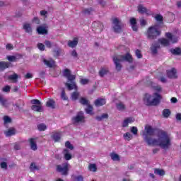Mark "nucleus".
Instances as JSON below:
<instances>
[{"label":"nucleus","instance_id":"obj_39","mask_svg":"<svg viewBox=\"0 0 181 181\" xmlns=\"http://www.w3.org/2000/svg\"><path fill=\"white\" fill-rule=\"evenodd\" d=\"M88 169L90 172H97V165L95 164H90Z\"/></svg>","mask_w":181,"mask_h":181},{"label":"nucleus","instance_id":"obj_60","mask_svg":"<svg viewBox=\"0 0 181 181\" xmlns=\"http://www.w3.org/2000/svg\"><path fill=\"white\" fill-rule=\"evenodd\" d=\"M25 78H32V77H33V74H30V73H28L25 76Z\"/></svg>","mask_w":181,"mask_h":181},{"label":"nucleus","instance_id":"obj_3","mask_svg":"<svg viewBox=\"0 0 181 181\" xmlns=\"http://www.w3.org/2000/svg\"><path fill=\"white\" fill-rule=\"evenodd\" d=\"M114 63L115 64L116 70L120 71L122 69V65H121V62H128V63H132V56L129 53L126 54L125 55H118L113 58Z\"/></svg>","mask_w":181,"mask_h":181},{"label":"nucleus","instance_id":"obj_58","mask_svg":"<svg viewBox=\"0 0 181 181\" xmlns=\"http://www.w3.org/2000/svg\"><path fill=\"white\" fill-rule=\"evenodd\" d=\"M6 49H7V50H12V49H13V45H12V44H7Z\"/></svg>","mask_w":181,"mask_h":181},{"label":"nucleus","instance_id":"obj_56","mask_svg":"<svg viewBox=\"0 0 181 181\" xmlns=\"http://www.w3.org/2000/svg\"><path fill=\"white\" fill-rule=\"evenodd\" d=\"M37 47H38L39 50H41L42 52H43V50H45V45H43L42 43H38Z\"/></svg>","mask_w":181,"mask_h":181},{"label":"nucleus","instance_id":"obj_38","mask_svg":"<svg viewBox=\"0 0 181 181\" xmlns=\"http://www.w3.org/2000/svg\"><path fill=\"white\" fill-rule=\"evenodd\" d=\"M117 108L119 111H124L125 110V105L122 103H119L117 104Z\"/></svg>","mask_w":181,"mask_h":181},{"label":"nucleus","instance_id":"obj_12","mask_svg":"<svg viewBox=\"0 0 181 181\" xmlns=\"http://www.w3.org/2000/svg\"><path fill=\"white\" fill-rule=\"evenodd\" d=\"M132 122H135V119L134 117H127L123 121L122 127L127 128V127H128L129 124H132Z\"/></svg>","mask_w":181,"mask_h":181},{"label":"nucleus","instance_id":"obj_9","mask_svg":"<svg viewBox=\"0 0 181 181\" xmlns=\"http://www.w3.org/2000/svg\"><path fill=\"white\" fill-rule=\"evenodd\" d=\"M63 76L64 77H66L69 81H73L76 80V76L71 75V71L68 69L64 70Z\"/></svg>","mask_w":181,"mask_h":181},{"label":"nucleus","instance_id":"obj_27","mask_svg":"<svg viewBox=\"0 0 181 181\" xmlns=\"http://www.w3.org/2000/svg\"><path fill=\"white\" fill-rule=\"evenodd\" d=\"M44 63L47 67H53L54 66V62L53 59H44Z\"/></svg>","mask_w":181,"mask_h":181},{"label":"nucleus","instance_id":"obj_62","mask_svg":"<svg viewBox=\"0 0 181 181\" xmlns=\"http://www.w3.org/2000/svg\"><path fill=\"white\" fill-rule=\"evenodd\" d=\"M176 119H177V121H180V120H181V114H180V113H177V114L176 115Z\"/></svg>","mask_w":181,"mask_h":181},{"label":"nucleus","instance_id":"obj_17","mask_svg":"<svg viewBox=\"0 0 181 181\" xmlns=\"http://www.w3.org/2000/svg\"><path fill=\"white\" fill-rule=\"evenodd\" d=\"M107 101L104 98H98L95 101V105L96 107H102V105H105Z\"/></svg>","mask_w":181,"mask_h":181},{"label":"nucleus","instance_id":"obj_36","mask_svg":"<svg viewBox=\"0 0 181 181\" xmlns=\"http://www.w3.org/2000/svg\"><path fill=\"white\" fill-rule=\"evenodd\" d=\"M170 52L173 54H175L176 56L181 54L180 48H175V49H170Z\"/></svg>","mask_w":181,"mask_h":181},{"label":"nucleus","instance_id":"obj_63","mask_svg":"<svg viewBox=\"0 0 181 181\" xmlns=\"http://www.w3.org/2000/svg\"><path fill=\"white\" fill-rule=\"evenodd\" d=\"M71 56H73V57H77V52H76V50H73L71 52Z\"/></svg>","mask_w":181,"mask_h":181},{"label":"nucleus","instance_id":"obj_26","mask_svg":"<svg viewBox=\"0 0 181 181\" xmlns=\"http://www.w3.org/2000/svg\"><path fill=\"white\" fill-rule=\"evenodd\" d=\"M23 29H24L26 33H32V25L29 23L23 24Z\"/></svg>","mask_w":181,"mask_h":181},{"label":"nucleus","instance_id":"obj_57","mask_svg":"<svg viewBox=\"0 0 181 181\" xmlns=\"http://www.w3.org/2000/svg\"><path fill=\"white\" fill-rule=\"evenodd\" d=\"M31 103L34 104V105H40L41 103L39 101V100L35 99L31 100Z\"/></svg>","mask_w":181,"mask_h":181},{"label":"nucleus","instance_id":"obj_44","mask_svg":"<svg viewBox=\"0 0 181 181\" xmlns=\"http://www.w3.org/2000/svg\"><path fill=\"white\" fill-rule=\"evenodd\" d=\"M61 98L64 101H66V100H69V97H67V95H66V92L64 91V90H63L61 93Z\"/></svg>","mask_w":181,"mask_h":181},{"label":"nucleus","instance_id":"obj_25","mask_svg":"<svg viewBox=\"0 0 181 181\" xmlns=\"http://www.w3.org/2000/svg\"><path fill=\"white\" fill-rule=\"evenodd\" d=\"M130 23L132 25V28L134 32H136L138 30V26H136V18H131L130 19Z\"/></svg>","mask_w":181,"mask_h":181},{"label":"nucleus","instance_id":"obj_28","mask_svg":"<svg viewBox=\"0 0 181 181\" xmlns=\"http://www.w3.org/2000/svg\"><path fill=\"white\" fill-rule=\"evenodd\" d=\"M79 97H80L79 92L75 91L71 94V98L72 101H76V100H78Z\"/></svg>","mask_w":181,"mask_h":181},{"label":"nucleus","instance_id":"obj_43","mask_svg":"<svg viewBox=\"0 0 181 181\" xmlns=\"http://www.w3.org/2000/svg\"><path fill=\"white\" fill-rule=\"evenodd\" d=\"M65 146L67 148V149H69L70 151H73L74 149V146H72L71 143L70 141H66L65 143Z\"/></svg>","mask_w":181,"mask_h":181},{"label":"nucleus","instance_id":"obj_13","mask_svg":"<svg viewBox=\"0 0 181 181\" xmlns=\"http://www.w3.org/2000/svg\"><path fill=\"white\" fill-rule=\"evenodd\" d=\"M29 142L30 149H32V151H37V144H36V139H30Z\"/></svg>","mask_w":181,"mask_h":181},{"label":"nucleus","instance_id":"obj_40","mask_svg":"<svg viewBox=\"0 0 181 181\" xmlns=\"http://www.w3.org/2000/svg\"><path fill=\"white\" fill-rule=\"evenodd\" d=\"M155 19L157 22H160V23L163 22V16H162L160 14L156 15Z\"/></svg>","mask_w":181,"mask_h":181},{"label":"nucleus","instance_id":"obj_55","mask_svg":"<svg viewBox=\"0 0 181 181\" xmlns=\"http://www.w3.org/2000/svg\"><path fill=\"white\" fill-rule=\"evenodd\" d=\"M146 20H145L144 18H140L141 26H146Z\"/></svg>","mask_w":181,"mask_h":181},{"label":"nucleus","instance_id":"obj_45","mask_svg":"<svg viewBox=\"0 0 181 181\" xmlns=\"http://www.w3.org/2000/svg\"><path fill=\"white\" fill-rule=\"evenodd\" d=\"M163 115L165 118H168V117L170 115V110H169V109L164 110L163 112Z\"/></svg>","mask_w":181,"mask_h":181},{"label":"nucleus","instance_id":"obj_18","mask_svg":"<svg viewBox=\"0 0 181 181\" xmlns=\"http://www.w3.org/2000/svg\"><path fill=\"white\" fill-rule=\"evenodd\" d=\"M65 86L67 87L68 90H77V85H76V82L72 81L71 83H66Z\"/></svg>","mask_w":181,"mask_h":181},{"label":"nucleus","instance_id":"obj_6","mask_svg":"<svg viewBox=\"0 0 181 181\" xmlns=\"http://www.w3.org/2000/svg\"><path fill=\"white\" fill-rule=\"evenodd\" d=\"M71 121L74 125L84 124V122H86V117H84V113L83 112H78L76 116L72 117Z\"/></svg>","mask_w":181,"mask_h":181},{"label":"nucleus","instance_id":"obj_4","mask_svg":"<svg viewBox=\"0 0 181 181\" xmlns=\"http://www.w3.org/2000/svg\"><path fill=\"white\" fill-rule=\"evenodd\" d=\"M160 33H162V31H160V25L156 24L148 28L146 35L148 39L153 40V39H156L158 36H160Z\"/></svg>","mask_w":181,"mask_h":181},{"label":"nucleus","instance_id":"obj_2","mask_svg":"<svg viewBox=\"0 0 181 181\" xmlns=\"http://www.w3.org/2000/svg\"><path fill=\"white\" fill-rule=\"evenodd\" d=\"M162 100V95L158 93H154L153 95L146 94L144 98V101L146 105H158Z\"/></svg>","mask_w":181,"mask_h":181},{"label":"nucleus","instance_id":"obj_14","mask_svg":"<svg viewBox=\"0 0 181 181\" xmlns=\"http://www.w3.org/2000/svg\"><path fill=\"white\" fill-rule=\"evenodd\" d=\"M78 45V38L74 37L73 40H69L68 42V46L71 48H74Z\"/></svg>","mask_w":181,"mask_h":181},{"label":"nucleus","instance_id":"obj_33","mask_svg":"<svg viewBox=\"0 0 181 181\" xmlns=\"http://www.w3.org/2000/svg\"><path fill=\"white\" fill-rule=\"evenodd\" d=\"M123 137L124 138L125 141H131L132 138H134V136L129 132H127L124 134Z\"/></svg>","mask_w":181,"mask_h":181},{"label":"nucleus","instance_id":"obj_46","mask_svg":"<svg viewBox=\"0 0 181 181\" xmlns=\"http://www.w3.org/2000/svg\"><path fill=\"white\" fill-rule=\"evenodd\" d=\"M30 169V170H39V167L35 163H32Z\"/></svg>","mask_w":181,"mask_h":181},{"label":"nucleus","instance_id":"obj_47","mask_svg":"<svg viewBox=\"0 0 181 181\" xmlns=\"http://www.w3.org/2000/svg\"><path fill=\"white\" fill-rule=\"evenodd\" d=\"M80 83L83 86H86V84H88V83H90V80H88V78H81Z\"/></svg>","mask_w":181,"mask_h":181},{"label":"nucleus","instance_id":"obj_5","mask_svg":"<svg viewBox=\"0 0 181 181\" xmlns=\"http://www.w3.org/2000/svg\"><path fill=\"white\" fill-rule=\"evenodd\" d=\"M165 36H166L167 39L160 38L158 40V43L160 45H161L162 46H164V47L169 46L170 45V43H177V40H178L177 37L173 35L172 33H167L165 34Z\"/></svg>","mask_w":181,"mask_h":181},{"label":"nucleus","instance_id":"obj_10","mask_svg":"<svg viewBox=\"0 0 181 181\" xmlns=\"http://www.w3.org/2000/svg\"><path fill=\"white\" fill-rule=\"evenodd\" d=\"M167 77L168 78H177V70L175 68L167 70Z\"/></svg>","mask_w":181,"mask_h":181},{"label":"nucleus","instance_id":"obj_49","mask_svg":"<svg viewBox=\"0 0 181 181\" xmlns=\"http://www.w3.org/2000/svg\"><path fill=\"white\" fill-rule=\"evenodd\" d=\"M4 124H10V122H11L12 119H11V117H9L8 116H4Z\"/></svg>","mask_w":181,"mask_h":181},{"label":"nucleus","instance_id":"obj_24","mask_svg":"<svg viewBox=\"0 0 181 181\" xmlns=\"http://www.w3.org/2000/svg\"><path fill=\"white\" fill-rule=\"evenodd\" d=\"M33 111H37V112H43V107H42V105H33L31 107Z\"/></svg>","mask_w":181,"mask_h":181},{"label":"nucleus","instance_id":"obj_1","mask_svg":"<svg viewBox=\"0 0 181 181\" xmlns=\"http://www.w3.org/2000/svg\"><path fill=\"white\" fill-rule=\"evenodd\" d=\"M155 134V129L149 125L146 124L144 127V131L142 132L141 135L144 138V141L146 142L148 145L151 146H160L163 149H168L170 146L171 143L170 136L165 131L160 130L157 133L158 139H153L152 135Z\"/></svg>","mask_w":181,"mask_h":181},{"label":"nucleus","instance_id":"obj_22","mask_svg":"<svg viewBox=\"0 0 181 181\" xmlns=\"http://www.w3.org/2000/svg\"><path fill=\"white\" fill-rule=\"evenodd\" d=\"M10 64H11L9 62L0 61V71H4V70L8 69Z\"/></svg>","mask_w":181,"mask_h":181},{"label":"nucleus","instance_id":"obj_51","mask_svg":"<svg viewBox=\"0 0 181 181\" xmlns=\"http://www.w3.org/2000/svg\"><path fill=\"white\" fill-rule=\"evenodd\" d=\"M45 45L47 47H48L49 49H50V47H52L53 46V43H52L49 40H46L45 42Z\"/></svg>","mask_w":181,"mask_h":181},{"label":"nucleus","instance_id":"obj_52","mask_svg":"<svg viewBox=\"0 0 181 181\" xmlns=\"http://www.w3.org/2000/svg\"><path fill=\"white\" fill-rule=\"evenodd\" d=\"M2 90L4 93H9V91H11V86H6L2 88Z\"/></svg>","mask_w":181,"mask_h":181},{"label":"nucleus","instance_id":"obj_7","mask_svg":"<svg viewBox=\"0 0 181 181\" xmlns=\"http://www.w3.org/2000/svg\"><path fill=\"white\" fill-rule=\"evenodd\" d=\"M112 29L116 33H119L122 30V23L118 18H114L112 21Z\"/></svg>","mask_w":181,"mask_h":181},{"label":"nucleus","instance_id":"obj_16","mask_svg":"<svg viewBox=\"0 0 181 181\" xmlns=\"http://www.w3.org/2000/svg\"><path fill=\"white\" fill-rule=\"evenodd\" d=\"M0 104L3 106V107H9V101H8V100L5 99V98H4V96L2 95H0Z\"/></svg>","mask_w":181,"mask_h":181},{"label":"nucleus","instance_id":"obj_31","mask_svg":"<svg viewBox=\"0 0 181 181\" xmlns=\"http://www.w3.org/2000/svg\"><path fill=\"white\" fill-rule=\"evenodd\" d=\"M86 114H89V115H94V112H93V106L89 105H87V107L86 108Z\"/></svg>","mask_w":181,"mask_h":181},{"label":"nucleus","instance_id":"obj_29","mask_svg":"<svg viewBox=\"0 0 181 181\" xmlns=\"http://www.w3.org/2000/svg\"><path fill=\"white\" fill-rule=\"evenodd\" d=\"M160 46L158 45V44H153L151 47V52L153 53V54L158 53V49H159Z\"/></svg>","mask_w":181,"mask_h":181},{"label":"nucleus","instance_id":"obj_50","mask_svg":"<svg viewBox=\"0 0 181 181\" xmlns=\"http://www.w3.org/2000/svg\"><path fill=\"white\" fill-rule=\"evenodd\" d=\"M135 54L138 59H142V53L139 49L136 50Z\"/></svg>","mask_w":181,"mask_h":181},{"label":"nucleus","instance_id":"obj_30","mask_svg":"<svg viewBox=\"0 0 181 181\" xmlns=\"http://www.w3.org/2000/svg\"><path fill=\"white\" fill-rule=\"evenodd\" d=\"M46 105L49 108H54L56 103L54 102V100H53V99H49L48 101H47Z\"/></svg>","mask_w":181,"mask_h":181},{"label":"nucleus","instance_id":"obj_19","mask_svg":"<svg viewBox=\"0 0 181 181\" xmlns=\"http://www.w3.org/2000/svg\"><path fill=\"white\" fill-rule=\"evenodd\" d=\"M38 35H46L47 33V28L45 26H40L37 28Z\"/></svg>","mask_w":181,"mask_h":181},{"label":"nucleus","instance_id":"obj_20","mask_svg":"<svg viewBox=\"0 0 181 181\" xmlns=\"http://www.w3.org/2000/svg\"><path fill=\"white\" fill-rule=\"evenodd\" d=\"M110 156L112 160H114V162H119V160H121V157H119V155L117 154L115 152L111 153L110 154Z\"/></svg>","mask_w":181,"mask_h":181},{"label":"nucleus","instance_id":"obj_64","mask_svg":"<svg viewBox=\"0 0 181 181\" xmlns=\"http://www.w3.org/2000/svg\"><path fill=\"white\" fill-rule=\"evenodd\" d=\"M83 177H82V175H78V177H76V180L77 181H83Z\"/></svg>","mask_w":181,"mask_h":181},{"label":"nucleus","instance_id":"obj_34","mask_svg":"<svg viewBox=\"0 0 181 181\" xmlns=\"http://www.w3.org/2000/svg\"><path fill=\"white\" fill-rule=\"evenodd\" d=\"M107 118H108V114L107 113H103L102 115L96 117L98 121H103V119H107Z\"/></svg>","mask_w":181,"mask_h":181},{"label":"nucleus","instance_id":"obj_11","mask_svg":"<svg viewBox=\"0 0 181 181\" xmlns=\"http://www.w3.org/2000/svg\"><path fill=\"white\" fill-rule=\"evenodd\" d=\"M138 12L141 14L146 13L147 16H149V15L152 14V12L151 11V10L146 8V7L144 6L143 5L138 6Z\"/></svg>","mask_w":181,"mask_h":181},{"label":"nucleus","instance_id":"obj_21","mask_svg":"<svg viewBox=\"0 0 181 181\" xmlns=\"http://www.w3.org/2000/svg\"><path fill=\"white\" fill-rule=\"evenodd\" d=\"M63 154L66 160H70V159H71V153H70V151H69L67 148L64 149Z\"/></svg>","mask_w":181,"mask_h":181},{"label":"nucleus","instance_id":"obj_53","mask_svg":"<svg viewBox=\"0 0 181 181\" xmlns=\"http://www.w3.org/2000/svg\"><path fill=\"white\" fill-rule=\"evenodd\" d=\"M7 59L8 62H16V57L15 56H8Z\"/></svg>","mask_w":181,"mask_h":181},{"label":"nucleus","instance_id":"obj_42","mask_svg":"<svg viewBox=\"0 0 181 181\" xmlns=\"http://www.w3.org/2000/svg\"><path fill=\"white\" fill-rule=\"evenodd\" d=\"M130 131L133 135H138V127H132L130 128Z\"/></svg>","mask_w":181,"mask_h":181},{"label":"nucleus","instance_id":"obj_59","mask_svg":"<svg viewBox=\"0 0 181 181\" xmlns=\"http://www.w3.org/2000/svg\"><path fill=\"white\" fill-rule=\"evenodd\" d=\"M158 80L161 81V83H166V78H165L164 76H160V78H158Z\"/></svg>","mask_w":181,"mask_h":181},{"label":"nucleus","instance_id":"obj_35","mask_svg":"<svg viewBox=\"0 0 181 181\" xmlns=\"http://www.w3.org/2000/svg\"><path fill=\"white\" fill-rule=\"evenodd\" d=\"M79 103L82 104V105H88L90 104L88 100H87L86 98H81Z\"/></svg>","mask_w":181,"mask_h":181},{"label":"nucleus","instance_id":"obj_48","mask_svg":"<svg viewBox=\"0 0 181 181\" xmlns=\"http://www.w3.org/2000/svg\"><path fill=\"white\" fill-rule=\"evenodd\" d=\"M0 166L4 170H6V169H8V164L6 163V162H1L0 163Z\"/></svg>","mask_w":181,"mask_h":181},{"label":"nucleus","instance_id":"obj_32","mask_svg":"<svg viewBox=\"0 0 181 181\" xmlns=\"http://www.w3.org/2000/svg\"><path fill=\"white\" fill-rule=\"evenodd\" d=\"M106 74H108V69L102 68L99 71V76H100V77H104Z\"/></svg>","mask_w":181,"mask_h":181},{"label":"nucleus","instance_id":"obj_8","mask_svg":"<svg viewBox=\"0 0 181 181\" xmlns=\"http://www.w3.org/2000/svg\"><path fill=\"white\" fill-rule=\"evenodd\" d=\"M69 166L70 164L69 163H64L62 165H57V170L60 172L62 175H67Z\"/></svg>","mask_w":181,"mask_h":181},{"label":"nucleus","instance_id":"obj_37","mask_svg":"<svg viewBox=\"0 0 181 181\" xmlns=\"http://www.w3.org/2000/svg\"><path fill=\"white\" fill-rule=\"evenodd\" d=\"M37 129L40 131H46V129H47V126L43 123L39 124L37 125Z\"/></svg>","mask_w":181,"mask_h":181},{"label":"nucleus","instance_id":"obj_15","mask_svg":"<svg viewBox=\"0 0 181 181\" xmlns=\"http://www.w3.org/2000/svg\"><path fill=\"white\" fill-rule=\"evenodd\" d=\"M62 139V132H55L52 135V139L54 141V142H59Z\"/></svg>","mask_w":181,"mask_h":181},{"label":"nucleus","instance_id":"obj_54","mask_svg":"<svg viewBox=\"0 0 181 181\" xmlns=\"http://www.w3.org/2000/svg\"><path fill=\"white\" fill-rule=\"evenodd\" d=\"M9 80H13V81H16V79L18 78V75L16 74H14L13 75H10L8 76Z\"/></svg>","mask_w":181,"mask_h":181},{"label":"nucleus","instance_id":"obj_61","mask_svg":"<svg viewBox=\"0 0 181 181\" xmlns=\"http://www.w3.org/2000/svg\"><path fill=\"white\" fill-rule=\"evenodd\" d=\"M171 103H173V104H176V103H177V98H172L170 100Z\"/></svg>","mask_w":181,"mask_h":181},{"label":"nucleus","instance_id":"obj_41","mask_svg":"<svg viewBox=\"0 0 181 181\" xmlns=\"http://www.w3.org/2000/svg\"><path fill=\"white\" fill-rule=\"evenodd\" d=\"M154 173L156 175H158L159 176H163V175H165V170L160 169H156Z\"/></svg>","mask_w":181,"mask_h":181},{"label":"nucleus","instance_id":"obj_23","mask_svg":"<svg viewBox=\"0 0 181 181\" xmlns=\"http://www.w3.org/2000/svg\"><path fill=\"white\" fill-rule=\"evenodd\" d=\"M6 136H12L16 134V130L13 128H10L7 131L4 132Z\"/></svg>","mask_w":181,"mask_h":181}]
</instances>
